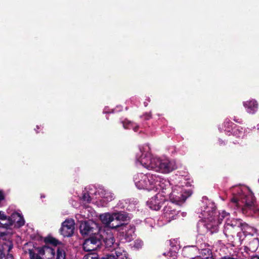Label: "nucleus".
<instances>
[{
	"instance_id": "f257e3e1",
	"label": "nucleus",
	"mask_w": 259,
	"mask_h": 259,
	"mask_svg": "<svg viewBox=\"0 0 259 259\" xmlns=\"http://www.w3.org/2000/svg\"><path fill=\"white\" fill-rule=\"evenodd\" d=\"M148 145L140 147L139 151L136 155V164L142 165L148 170L162 174H168L177 168L176 162L166 157L152 155L150 152Z\"/></svg>"
},
{
	"instance_id": "f03ea898",
	"label": "nucleus",
	"mask_w": 259,
	"mask_h": 259,
	"mask_svg": "<svg viewBox=\"0 0 259 259\" xmlns=\"http://www.w3.org/2000/svg\"><path fill=\"white\" fill-rule=\"evenodd\" d=\"M200 208L199 217L202 220L198 223V230L200 233L217 232L219 225L228 214L224 210L217 212L215 204L206 198H203Z\"/></svg>"
},
{
	"instance_id": "7ed1b4c3",
	"label": "nucleus",
	"mask_w": 259,
	"mask_h": 259,
	"mask_svg": "<svg viewBox=\"0 0 259 259\" xmlns=\"http://www.w3.org/2000/svg\"><path fill=\"white\" fill-rule=\"evenodd\" d=\"M133 180L138 189L148 191L166 190V187L170 184L168 180L161 178L158 175L151 173H138L134 176Z\"/></svg>"
},
{
	"instance_id": "20e7f679",
	"label": "nucleus",
	"mask_w": 259,
	"mask_h": 259,
	"mask_svg": "<svg viewBox=\"0 0 259 259\" xmlns=\"http://www.w3.org/2000/svg\"><path fill=\"white\" fill-rule=\"evenodd\" d=\"M233 197L231 201L237 204L238 206L244 204L242 208L243 213L249 211L250 214H254L256 217H259V208L255 204V198L250 189L245 186H237L233 190Z\"/></svg>"
},
{
	"instance_id": "39448f33",
	"label": "nucleus",
	"mask_w": 259,
	"mask_h": 259,
	"mask_svg": "<svg viewBox=\"0 0 259 259\" xmlns=\"http://www.w3.org/2000/svg\"><path fill=\"white\" fill-rule=\"evenodd\" d=\"M169 182V185L166 187V189L170 185L174 186L171 187L170 193L166 192V197L168 196L170 201L175 203L176 204L181 205L192 194L190 189L185 188L190 185V183L187 181V179L183 176L177 177L175 179L172 180L171 182Z\"/></svg>"
},
{
	"instance_id": "423d86ee",
	"label": "nucleus",
	"mask_w": 259,
	"mask_h": 259,
	"mask_svg": "<svg viewBox=\"0 0 259 259\" xmlns=\"http://www.w3.org/2000/svg\"><path fill=\"white\" fill-rule=\"evenodd\" d=\"M219 130L228 137L224 138V139H219L220 146L226 145L229 141L234 144H239L240 139L243 138L247 133V128L237 125L229 119H226L222 124L219 125Z\"/></svg>"
},
{
	"instance_id": "0eeeda50",
	"label": "nucleus",
	"mask_w": 259,
	"mask_h": 259,
	"mask_svg": "<svg viewBox=\"0 0 259 259\" xmlns=\"http://www.w3.org/2000/svg\"><path fill=\"white\" fill-rule=\"evenodd\" d=\"M128 218L126 213L123 212H106L100 215V219L105 225L103 230L110 231L117 229L120 224V221H124Z\"/></svg>"
},
{
	"instance_id": "6e6552de",
	"label": "nucleus",
	"mask_w": 259,
	"mask_h": 259,
	"mask_svg": "<svg viewBox=\"0 0 259 259\" xmlns=\"http://www.w3.org/2000/svg\"><path fill=\"white\" fill-rule=\"evenodd\" d=\"M155 195L151 197L147 201L148 207L152 210H158L161 206L166 202V190H160Z\"/></svg>"
},
{
	"instance_id": "1a4fd4ad",
	"label": "nucleus",
	"mask_w": 259,
	"mask_h": 259,
	"mask_svg": "<svg viewBox=\"0 0 259 259\" xmlns=\"http://www.w3.org/2000/svg\"><path fill=\"white\" fill-rule=\"evenodd\" d=\"M165 204L162 209V217L166 222H170L171 221L176 219L178 214L180 213L177 210L178 205L171 201L166 200Z\"/></svg>"
},
{
	"instance_id": "9d476101",
	"label": "nucleus",
	"mask_w": 259,
	"mask_h": 259,
	"mask_svg": "<svg viewBox=\"0 0 259 259\" xmlns=\"http://www.w3.org/2000/svg\"><path fill=\"white\" fill-rule=\"evenodd\" d=\"M225 217L223 220H225L224 233L226 236H232L233 234L240 230V227L242 225V220L240 219H229L230 214Z\"/></svg>"
},
{
	"instance_id": "9b49d317",
	"label": "nucleus",
	"mask_w": 259,
	"mask_h": 259,
	"mask_svg": "<svg viewBox=\"0 0 259 259\" xmlns=\"http://www.w3.org/2000/svg\"><path fill=\"white\" fill-rule=\"evenodd\" d=\"M10 217H8L3 211H0V237L6 242L10 240L11 235V228H9ZM3 243V242L2 243Z\"/></svg>"
},
{
	"instance_id": "f8f14e48",
	"label": "nucleus",
	"mask_w": 259,
	"mask_h": 259,
	"mask_svg": "<svg viewBox=\"0 0 259 259\" xmlns=\"http://www.w3.org/2000/svg\"><path fill=\"white\" fill-rule=\"evenodd\" d=\"M117 230L123 242H130L134 239L135 236V228L131 225L120 224Z\"/></svg>"
},
{
	"instance_id": "ddd939ff",
	"label": "nucleus",
	"mask_w": 259,
	"mask_h": 259,
	"mask_svg": "<svg viewBox=\"0 0 259 259\" xmlns=\"http://www.w3.org/2000/svg\"><path fill=\"white\" fill-rule=\"evenodd\" d=\"M81 222L80 225V232L83 236L97 235L99 234L101 229L99 227L97 224L95 222H83L79 221Z\"/></svg>"
},
{
	"instance_id": "4468645a",
	"label": "nucleus",
	"mask_w": 259,
	"mask_h": 259,
	"mask_svg": "<svg viewBox=\"0 0 259 259\" xmlns=\"http://www.w3.org/2000/svg\"><path fill=\"white\" fill-rule=\"evenodd\" d=\"M48 241L54 245L53 247L50 245H45L40 247V254L42 255L43 259H53L55 257L56 245L58 241L54 238H51Z\"/></svg>"
},
{
	"instance_id": "2eb2a0df",
	"label": "nucleus",
	"mask_w": 259,
	"mask_h": 259,
	"mask_svg": "<svg viewBox=\"0 0 259 259\" xmlns=\"http://www.w3.org/2000/svg\"><path fill=\"white\" fill-rule=\"evenodd\" d=\"M9 228H11V235L13 233V228H19L25 224V220L20 211L13 212L10 217Z\"/></svg>"
},
{
	"instance_id": "dca6fc26",
	"label": "nucleus",
	"mask_w": 259,
	"mask_h": 259,
	"mask_svg": "<svg viewBox=\"0 0 259 259\" xmlns=\"http://www.w3.org/2000/svg\"><path fill=\"white\" fill-rule=\"evenodd\" d=\"M99 234V237L100 239H103L106 248H110L113 247V249H115L117 245L115 243V239L111 230L107 231L101 229Z\"/></svg>"
},
{
	"instance_id": "f3484780",
	"label": "nucleus",
	"mask_w": 259,
	"mask_h": 259,
	"mask_svg": "<svg viewBox=\"0 0 259 259\" xmlns=\"http://www.w3.org/2000/svg\"><path fill=\"white\" fill-rule=\"evenodd\" d=\"M100 244V238L99 234H97L85 239L83 244V248L85 251H92L96 249Z\"/></svg>"
},
{
	"instance_id": "a211bd4d",
	"label": "nucleus",
	"mask_w": 259,
	"mask_h": 259,
	"mask_svg": "<svg viewBox=\"0 0 259 259\" xmlns=\"http://www.w3.org/2000/svg\"><path fill=\"white\" fill-rule=\"evenodd\" d=\"M74 221L73 219H66L62 224L60 233L64 237H70L74 233Z\"/></svg>"
},
{
	"instance_id": "6ab92c4d",
	"label": "nucleus",
	"mask_w": 259,
	"mask_h": 259,
	"mask_svg": "<svg viewBox=\"0 0 259 259\" xmlns=\"http://www.w3.org/2000/svg\"><path fill=\"white\" fill-rule=\"evenodd\" d=\"M13 245L12 241L8 240L0 245V259H14L13 256L10 253Z\"/></svg>"
},
{
	"instance_id": "aec40b11",
	"label": "nucleus",
	"mask_w": 259,
	"mask_h": 259,
	"mask_svg": "<svg viewBox=\"0 0 259 259\" xmlns=\"http://www.w3.org/2000/svg\"><path fill=\"white\" fill-rule=\"evenodd\" d=\"M96 192L102 198V200L105 203V204L115 198L114 194L111 191L105 189L102 187H99Z\"/></svg>"
},
{
	"instance_id": "412c9836",
	"label": "nucleus",
	"mask_w": 259,
	"mask_h": 259,
	"mask_svg": "<svg viewBox=\"0 0 259 259\" xmlns=\"http://www.w3.org/2000/svg\"><path fill=\"white\" fill-rule=\"evenodd\" d=\"M243 107L247 113L249 114H254L258 110V104L257 101L253 99L243 102Z\"/></svg>"
},
{
	"instance_id": "4be33fe9",
	"label": "nucleus",
	"mask_w": 259,
	"mask_h": 259,
	"mask_svg": "<svg viewBox=\"0 0 259 259\" xmlns=\"http://www.w3.org/2000/svg\"><path fill=\"white\" fill-rule=\"evenodd\" d=\"M103 259H129L128 254L126 251L121 249L120 248H117L115 250L114 253L110 254H107Z\"/></svg>"
},
{
	"instance_id": "5701e85b",
	"label": "nucleus",
	"mask_w": 259,
	"mask_h": 259,
	"mask_svg": "<svg viewBox=\"0 0 259 259\" xmlns=\"http://www.w3.org/2000/svg\"><path fill=\"white\" fill-rule=\"evenodd\" d=\"M240 230L242 231L244 236L253 235L254 233L255 232V229L249 226L248 225L242 221V225L240 227Z\"/></svg>"
},
{
	"instance_id": "b1692460",
	"label": "nucleus",
	"mask_w": 259,
	"mask_h": 259,
	"mask_svg": "<svg viewBox=\"0 0 259 259\" xmlns=\"http://www.w3.org/2000/svg\"><path fill=\"white\" fill-rule=\"evenodd\" d=\"M28 253L30 259H43L39 247L28 249Z\"/></svg>"
},
{
	"instance_id": "393cba45",
	"label": "nucleus",
	"mask_w": 259,
	"mask_h": 259,
	"mask_svg": "<svg viewBox=\"0 0 259 259\" xmlns=\"http://www.w3.org/2000/svg\"><path fill=\"white\" fill-rule=\"evenodd\" d=\"M123 126L124 128L133 129L135 132H137L139 125L128 120H124L122 121Z\"/></svg>"
},
{
	"instance_id": "a878e982",
	"label": "nucleus",
	"mask_w": 259,
	"mask_h": 259,
	"mask_svg": "<svg viewBox=\"0 0 259 259\" xmlns=\"http://www.w3.org/2000/svg\"><path fill=\"white\" fill-rule=\"evenodd\" d=\"M200 254L199 256H201V259H213L211 256V251L208 248L201 249Z\"/></svg>"
},
{
	"instance_id": "bb28decb",
	"label": "nucleus",
	"mask_w": 259,
	"mask_h": 259,
	"mask_svg": "<svg viewBox=\"0 0 259 259\" xmlns=\"http://www.w3.org/2000/svg\"><path fill=\"white\" fill-rule=\"evenodd\" d=\"M177 250L178 247L175 246L173 248V250H170L167 253V254L164 253V255H166L168 259H176L177 257Z\"/></svg>"
},
{
	"instance_id": "cd10ccee",
	"label": "nucleus",
	"mask_w": 259,
	"mask_h": 259,
	"mask_svg": "<svg viewBox=\"0 0 259 259\" xmlns=\"http://www.w3.org/2000/svg\"><path fill=\"white\" fill-rule=\"evenodd\" d=\"M57 255L56 259H65L66 254L63 247H57Z\"/></svg>"
},
{
	"instance_id": "c85d7f7f",
	"label": "nucleus",
	"mask_w": 259,
	"mask_h": 259,
	"mask_svg": "<svg viewBox=\"0 0 259 259\" xmlns=\"http://www.w3.org/2000/svg\"><path fill=\"white\" fill-rule=\"evenodd\" d=\"M82 259H98V254L95 253H91L85 254Z\"/></svg>"
},
{
	"instance_id": "c756f323",
	"label": "nucleus",
	"mask_w": 259,
	"mask_h": 259,
	"mask_svg": "<svg viewBox=\"0 0 259 259\" xmlns=\"http://www.w3.org/2000/svg\"><path fill=\"white\" fill-rule=\"evenodd\" d=\"M82 199L83 200V201H87L88 202H90V201L91 200L90 196L87 193H83L82 197Z\"/></svg>"
},
{
	"instance_id": "7c9ffc66",
	"label": "nucleus",
	"mask_w": 259,
	"mask_h": 259,
	"mask_svg": "<svg viewBox=\"0 0 259 259\" xmlns=\"http://www.w3.org/2000/svg\"><path fill=\"white\" fill-rule=\"evenodd\" d=\"M5 196L4 192L0 189V204L2 203V202L5 199Z\"/></svg>"
},
{
	"instance_id": "2f4dec72",
	"label": "nucleus",
	"mask_w": 259,
	"mask_h": 259,
	"mask_svg": "<svg viewBox=\"0 0 259 259\" xmlns=\"http://www.w3.org/2000/svg\"><path fill=\"white\" fill-rule=\"evenodd\" d=\"M142 245H143V242H142V241H141L140 240H136V241L135 242V246L137 248L141 247L142 246Z\"/></svg>"
},
{
	"instance_id": "473e14b6",
	"label": "nucleus",
	"mask_w": 259,
	"mask_h": 259,
	"mask_svg": "<svg viewBox=\"0 0 259 259\" xmlns=\"http://www.w3.org/2000/svg\"><path fill=\"white\" fill-rule=\"evenodd\" d=\"M143 117L145 120H149L151 118V113H146L143 115Z\"/></svg>"
},
{
	"instance_id": "72a5a7b5",
	"label": "nucleus",
	"mask_w": 259,
	"mask_h": 259,
	"mask_svg": "<svg viewBox=\"0 0 259 259\" xmlns=\"http://www.w3.org/2000/svg\"><path fill=\"white\" fill-rule=\"evenodd\" d=\"M81 215H83L84 218H88L89 217V215L86 216L85 214L83 215L78 214L76 215V218L78 220H79Z\"/></svg>"
},
{
	"instance_id": "f704fd0d",
	"label": "nucleus",
	"mask_w": 259,
	"mask_h": 259,
	"mask_svg": "<svg viewBox=\"0 0 259 259\" xmlns=\"http://www.w3.org/2000/svg\"><path fill=\"white\" fill-rule=\"evenodd\" d=\"M111 112H109V111H108L107 110H106V108H105L104 110H103V113H110ZM112 113H114L115 112L114 110H112Z\"/></svg>"
},
{
	"instance_id": "c9c22d12",
	"label": "nucleus",
	"mask_w": 259,
	"mask_h": 259,
	"mask_svg": "<svg viewBox=\"0 0 259 259\" xmlns=\"http://www.w3.org/2000/svg\"><path fill=\"white\" fill-rule=\"evenodd\" d=\"M250 259H259V256L254 255L252 256Z\"/></svg>"
},
{
	"instance_id": "e433bc0d",
	"label": "nucleus",
	"mask_w": 259,
	"mask_h": 259,
	"mask_svg": "<svg viewBox=\"0 0 259 259\" xmlns=\"http://www.w3.org/2000/svg\"><path fill=\"white\" fill-rule=\"evenodd\" d=\"M192 259H201V257L200 256H197L195 257H193Z\"/></svg>"
},
{
	"instance_id": "4c0bfd02",
	"label": "nucleus",
	"mask_w": 259,
	"mask_h": 259,
	"mask_svg": "<svg viewBox=\"0 0 259 259\" xmlns=\"http://www.w3.org/2000/svg\"><path fill=\"white\" fill-rule=\"evenodd\" d=\"M237 236L239 237V239H241V233H238Z\"/></svg>"
},
{
	"instance_id": "58836bf2",
	"label": "nucleus",
	"mask_w": 259,
	"mask_h": 259,
	"mask_svg": "<svg viewBox=\"0 0 259 259\" xmlns=\"http://www.w3.org/2000/svg\"><path fill=\"white\" fill-rule=\"evenodd\" d=\"M181 214H182V217H184L186 216V213H185V212H181Z\"/></svg>"
},
{
	"instance_id": "ea45409f",
	"label": "nucleus",
	"mask_w": 259,
	"mask_h": 259,
	"mask_svg": "<svg viewBox=\"0 0 259 259\" xmlns=\"http://www.w3.org/2000/svg\"><path fill=\"white\" fill-rule=\"evenodd\" d=\"M36 128H37V129H39V126L38 125H37V126H36Z\"/></svg>"
},
{
	"instance_id": "a19ab883",
	"label": "nucleus",
	"mask_w": 259,
	"mask_h": 259,
	"mask_svg": "<svg viewBox=\"0 0 259 259\" xmlns=\"http://www.w3.org/2000/svg\"><path fill=\"white\" fill-rule=\"evenodd\" d=\"M145 106H147V104L145 103Z\"/></svg>"
},
{
	"instance_id": "79ce46f5",
	"label": "nucleus",
	"mask_w": 259,
	"mask_h": 259,
	"mask_svg": "<svg viewBox=\"0 0 259 259\" xmlns=\"http://www.w3.org/2000/svg\"><path fill=\"white\" fill-rule=\"evenodd\" d=\"M192 249H195V247H192Z\"/></svg>"
},
{
	"instance_id": "37998d69",
	"label": "nucleus",
	"mask_w": 259,
	"mask_h": 259,
	"mask_svg": "<svg viewBox=\"0 0 259 259\" xmlns=\"http://www.w3.org/2000/svg\"><path fill=\"white\" fill-rule=\"evenodd\" d=\"M190 249V248H185V249Z\"/></svg>"
}]
</instances>
